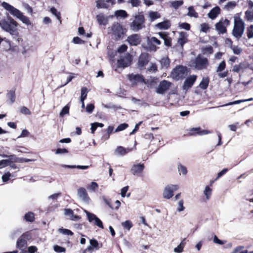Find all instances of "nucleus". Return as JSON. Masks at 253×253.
Wrapping results in <instances>:
<instances>
[{
    "label": "nucleus",
    "instance_id": "obj_10",
    "mask_svg": "<svg viewBox=\"0 0 253 253\" xmlns=\"http://www.w3.org/2000/svg\"><path fill=\"white\" fill-rule=\"evenodd\" d=\"M179 188L178 185H168L164 189L163 196L165 199H169L173 196V192Z\"/></svg>",
    "mask_w": 253,
    "mask_h": 253
},
{
    "label": "nucleus",
    "instance_id": "obj_21",
    "mask_svg": "<svg viewBox=\"0 0 253 253\" xmlns=\"http://www.w3.org/2000/svg\"><path fill=\"white\" fill-rule=\"evenodd\" d=\"M14 16L19 18L20 20L22 21L23 23L27 25H30L31 24L29 18L28 17L24 15L23 13H22L19 10H18V11L16 12V13Z\"/></svg>",
    "mask_w": 253,
    "mask_h": 253
},
{
    "label": "nucleus",
    "instance_id": "obj_60",
    "mask_svg": "<svg viewBox=\"0 0 253 253\" xmlns=\"http://www.w3.org/2000/svg\"><path fill=\"white\" fill-rule=\"evenodd\" d=\"M69 153L68 150L66 148H58L55 150L56 154H66V153Z\"/></svg>",
    "mask_w": 253,
    "mask_h": 253
},
{
    "label": "nucleus",
    "instance_id": "obj_7",
    "mask_svg": "<svg viewBox=\"0 0 253 253\" xmlns=\"http://www.w3.org/2000/svg\"><path fill=\"white\" fill-rule=\"evenodd\" d=\"M186 71V68L182 65H179L174 68L171 73V77L175 80H179L184 77V74Z\"/></svg>",
    "mask_w": 253,
    "mask_h": 253
},
{
    "label": "nucleus",
    "instance_id": "obj_1",
    "mask_svg": "<svg viewBox=\"0 0 253 253\" xmlns=\"http://www.w3.org/2000/svg\"><path fill=\"white\" fill-rule=\"evenodd\" d=\"M18 23L11 17H7V19L0 21V27L4 31L9 33L13 38L18 40L19 33L17 27Z\"/></svg>",
    "mask_w": 253,
    "mask_h": 253
},
{
    "label": "nucleus",
    "instance_id": "obj_22",
    "mask_svg": "<svg viewBox=\"0 0 253 253\" xmlns=\"http://www.w3.org/2000/svg\"><path fill=\"white\" fill-rule=\"evenodd\" d=\"M114 129V126H109L106 129H103L102 131L103 134L102 136V140L104 141L108 140L110 138V135L113 132Z\"/></svg>",
    "mask_w": 253,
    "mask_h": 253
},
{
    "label": "nucleus",
    "instance_id": "obj_37",
    "mask_svg": "<svg viewBox=\"0 0 253 253\" xmlns=\"http://www.w3.org/2000/svg\"><path fill=\"white\" fill-rule=\"evenodd\" d=\"M91 126L90 128L91 133L94 134L95 131L96 130L98 127H102L104 126V124L100 123L95 122L91 124Z\"/></svg>",
    "mask_w": 253,
    "mask_h": 253
},
{
    "label": "nucleus",
    "instance_id": "obj_48",
    "mask_svg": "<svg viewBox=\"0 0 253 253\" xmlns=\"http://www.w3.org/2000/svg\"><path fill=\"white\" fill-rule=\"evenodd\" d=\"M230 47L235 54H240L242 50L241 48L239 47L237 45H232Z\"/></svg>",
    "mask_w": 253,
    "mask_h": 253
},
{
    "label": "nucleus",
    "instance_id": "obj_2",
    "mask_svg": "<svg viewBox=\"0 0 253 253\" xmlns=\"http://www.w3.org/2000/svg\"><path fill=\"white\" fill-rule=\"evenodd\" d=\"M126 32V29L123 25L118 22H115L111 27L109 34L113 36L116 40H119L124 37Z\"/></svg>",
    "mask_w": 253,
    "mask_h": 253
},
{
    "label": "nucleus",
    "instance_id": "obj_55",
    "mask_svg": "<svg viewBox=\"0 0 253 253\" xmlns=\"http://www.w3.org/2000/svg\"><path fill=\"white\" fill-rule=\"evenodd\" d=\"M179 27L181 29H185L186 30L189 31L190 30L191 26L190 25L186 22L181 23L179 24Z\"/></svg>",
    "mask_w": 253,
    "mask_h": 253
},
{
    "label": "nucleus",
    "instance_id": "obj_46",
    "mask_svg": "<svg viewBox=\"0 0 253 253\" xmlns=\"http://www.w3.org/2000/svg\"><path fill=\"white\" fill-rule=\"evenodd\" d=\"M212 189L209 186H207L205 187V189L204 190V194L206 196L207 200H209L211 196V195Z\"/></svg>",
    "mask_w": 253,
    "mask_h": 253
},
{
    "label": "nucleus",
    "instance_id": "obj_42",
    "mask_svg": "<svg viewBox=\"0 0 253 253\" xmlns=\"http://www.w3.org/2000/svg\"><path fill=\"white\" fill-rule=\"evenodd\" d=\"M87 89L85 87H83L81 89V100L82 102L84 101L86 97L87 94Z\"/></svg>",
    "mask_w": 253,
    "mask_h": 253
},
{
    "label": "nucleus",
    "instance_id": "obj_30",
    "mask_svg": "<svg viewBox=\"0 0 253 253\" xmlns=\"http://www.w3.org/2000/svg\"><path fill=\"white\" fill-rule=\"evenodd\" d=\"M209 77H204L199 84V87L202 89H206L209 86Z\"/></svg>",
    "mask_w": 253,
    "mask_h": 253
},
{
    "label": "nucleus",
    "instance_id": "obj_63",
    "mask_svg": "<svg viewBox=\"0 0 253 253\" xmlns=\"http://www.w3.org/2000/svg\"><path fill=\"white\" fill-rule=\"evenodd\" d=\"M9 163H10V161L8 160H2L0 161V168L8 166Z\"/></svg>",
    "mask_w": 253,
    "mask_h": 253
},
{
    "label": "nucleus",
    "instance_id": "obj_18",
    "mask_svg": "<svg viewBox=\"0 0 253 253\" xmlns=\"http://www.w3.org/2000/svg\"><path fill=\"white\" fill-rule=\"evenodd\" d=\"M196 79L197 76L196 75H192L187 78L183 84V89L187 90L191 88L196 82Z\"/></svg>",
    "mask_w": 253,
    "mask_h": 253
},
{
    "label": "nucleus",
    "instance_id": "obj_14",
    "mask_svg": "<svg viewBox=\"0 0 253 253\" xmlns=\"http://www.w3.org/2000/svg\"><path fill=\"white\" fill-rule=\"evenodd\" d=\"M31 238L28 232L23 233L18 239L16 243V247L19 249H22L27 246V240Z\"/></svg>",
    "mask_w": 253,
    "mask_h": 253
},
{
    "label": "nucleus",
    "instance_id": "obj_57",
    "mask_svg": "<svg viewBox=\"0 0 253 253\" xmlns=\"http://www.w3.org/2000/svg\"><path fill=\"white\" fill-rule=\"evenodd\" d=\"M116 15L118 17H126L127 15L126 12L124 10H117L116 12Z\"/></svg>",
    "mask_w": 253,
    "mask_h": 253
},
{
    "label": "nucleus",
    "instance_id": "obj_47",
    "mask_svg": "<svg viewBox=\"0 0 253 253\" xmlns=\"http://www.w3.org/2000/svg\"><path fill=\"white\" fill-rule=\"evenodd\" d=\"M245 18L246 19L250 21L253 20V11L247 10L245 12Z\"/></svg>",
    "mask_w": 253,
    "mask_h": 253
},
{
    "label": "nucleus",
    "instance_id": "obj_52",
    "mask_svg": "<svg viewBox=\"0 0 253 253\" xmlns=\"http://www.w3.org/2000/svg\"><path fill=\"white\" fill-rule=\"evenodd\" d=\"M70 107L68 104L64 106L60 113L61 116H63L64 115L68 114L69 113Z\"/></svg>",
    "mask_w": 253,
    "mask_h": 253
},
{
    "label": "nucleus",
    "instance_id": "obj_45",
    "mask_svg": "<svg viewBox=\"0 0 253 253\" xmlns=\"http://www.w3.org/2000/svg\"><path fill=\"white\" fill-rule=\"evenodd\" d=\"M90 244L96 250H98L100 248L102 247V244L100 245V246H99V244L98 241L95 239H91L90 240Z\"/></svg>",
    "mask_w": 253,
    "mask_h": 253
},
{
    "label": "nucleus",
    "instance_id": "obj_49",
    "mask_svg": "<svg viewBox=\"0 0 253 253\" xmlns=\"http://www.w3.org/2000/svg\"><path fill=\"white\" fill-rule=\"evenodd\" d=\"M53 249L55 252L58 253H65L66 251L65 248L59 246L58 245L54 246Z\"/></svg>",
    "mask_w": 253,
    "mask_h": 253
},
{
    "label": "nucleus",
    "instance_id": "obj_12",
    "mask_svg": "<svg viewBox=\"0 0 253 253\" xmlns=\"http://www.w3.org/2000/svg\"><path fill=\"white\" fill-rule=\"evenodd\" d=\"M230 24V21L227 19L223 20L221 19L218 22L216 23L215 26L216 30L219 34H224L226 33V27Z\"/></svg>",
    "mask_w": 253,
    "mask_h": 253
},
{
    "label": "nucleus",
    "instance_id": "obj_44",
    "mask_svg": "<svg viewBox=\"0 0 253 253\" xmlns=\"http://www.w3.org/2000/svg\"><path fill=\"white\" fill-rule=\"evenodd\" d=\"M253 98H250L247 99L238 100L234 101L233 102H229L227 104V105H234V104H239L240 103H242V102H246V101H253Z\"/></svg>",
    "mask_w": 253,
    "mask_h": 253
},
{
    "label": "nucleus",
    "instance_id": "obj_34",
    "mask_svg": "<svg viewBox=\"0 0 253 253\" xmlns=\"http://www.w3.org/2000/svg\"><path fill=\"white\" fill-rule=\"evenodd\" d=\"M202 52L203 54H211L213 52V49L211 45H209L203 47L202 48Z\"/></svg>",
    "mask_w": 253,
    "mask_h": 253
},
{
    "label": "nucleus",
    "instance_id": "obj_32",
    "mask_svg": "<svg viewBox=\"0 0 253 253\" xmlns=\"http://www.w3.org/2000/svg\"><path fill=\"white\" fill-rule=\"evenodd\" d=\"M15 88L8 90L6 94L7 97L10 99L11 102L12 103L15 102L16 95H15Z\"/></svg>",
    "mask_w": 253,
    "mask_h": 253
},
{
    "label": "nucleus",
    "instance_id": "obj_35",
    "mask_svg": "<svg viewBox=\"0 0 253 253\" xmlns=\"http://www.w3.org/2000/svg\"><path fill=\"white\" fill-rule=\"evenodd\" d=\"M160 62L163 68H167L169 66L170 60L168 57L162 58Z\"/></svg>",
    "mask_w": 253,
    "mask_h": 253
},
{
    "label": "nucleus",
    "instance_id": "obj_38",
    "mask_svg": "<svg viewBox=\"0 0 253 253\" xmlns=\"http://www.w3.org/2000/svg\"><path fill=\"white\" fill-rule=\"evenodd\" d=\"M245 68V64L243 63H240L239 64L235 65L233 66V71L239 73L241 70Z\"/></svg>",
    "mask_w": 253,
    "mask_h": 253
},
{
    "label": "nucleus",
    "instance_id": "obj_39",
    "mask_svg": "<svg viewBox=\"0 0 253 253\" xmlns=\"http://www.w3.org/2000/svg\"><path fill=\"white\" fill-rule=\"evenodd\" d=\"M183 4V1L182 0L172 1L170 2V6L175 9H177Z\"/></svg>",
    "mask_w": 253,
    "mask_h": 253
},
{
    "label": "nucleus",
    "instance_id": "obj_51",
    "mask_svg": "<svg viewBox=\"0 0 253 253\" xmlns=\"http://www.w3.org/2000/svg\"><path fill=\"white\" fill-rule=\"evenodd\" d=\"M20 112L21 114L26 115H30L31 114V111L26 106H22L20 110Z\"/></svg>",
    "mask_w": 253,
    "mask_h": 253
},
{
    "label": "nucleus",
    "instance_id": "obj_29",
    "mask_svg": "<svg viewBox=\"0 0 253 253\" xmlns=\"http://www.w3.org/2000/svg\"><path fill=\"white\" fill-rule=\"evenodd\" d=\"M24 219L27 222H34L35 220V213L32 211L26 213L24 216Z\"/></svg>",
    "mask_w": 253,
    "mask_h": 253
},
{
    "label": "nucleus",
    "instance_id": "obj_6",
    "mask_svg": "<svg viewBox=\"0 0 253 253\" xmlns=\"http://www.w3.org/2000/svg\"><path fill=\"white\" fill-rule=\"evenodd\" d=\"M151 55L147 52H142L139 55L137 63V68L143 70L146 68V66L148 64L151 59Z\"/></svg>",
    "mask_w": 253,
    "mask_h": 253
},
{
    "label": "nucleus",
    "instance_id": "obj_13",
    "mask_svg": "<svg viewBox=\"0 0 253 253\" xmlns=\"http://www.w3.org/2000/svg\"><path fill=\"white\" fill-rule=\"evenodd\" d=\"M126 41L130 46H137L142 41L141 37L139 34H133L128 36Z\"/></svg>",
    "mask_w": 253,
    "mask_h": 253
},
{
    "label": "nucleus",
    "instance_id": "obj_8",
    "mask_svg": "<svg viewBox=\"0 0 253 253\" xmlns=\"http://www.w3.org/2000/svg\"><path fill=\"white\" fill-rule=\"evenodd\" d=\"M147 49L148 50L155 52L159 48V47L157 46V45H160L161 42L155 37H147Z\"/></svg>",
    "mask_w": 253,
    "mask_h": 253
},
{
    "label": "nucleus",
    "instance_id": "obj_41",
    "mask_svg": "<svg viewBox=\"0 0 253 253\" xmlns=\"http://www.w3.org/2000/svg\"><path fill=\"white\" fill-rule=\"evenodd\" d=\"M188 15L190 17H193L195 18H197L198 17V14L195 9H194L193 6H190L188 8Z\"/></svg>",
    "mask_w": 253,
    "mask_h": 253
},
{
    "label": "nucleus",
    "instance_id": "obj_64",
    "mask_svg": "<svg viewBox=\"0 0 253 253\" xmlns=\"http://www.w3.org/2000/svg\"><path fill=\"white\" fill-rule=\"evenodd\" d=\"M213 241L214 243L219 245H223L226 242V241H222L219 240L216 235H214Z\"/></svg>",
    "mask_w": 253,
    "mask_h": 253
},
{
    "label": "nucleus",
    "instance_id": "obj_61",
    "mask_svg": "<svg viewBox=\"0 0 253 253\" xmlns=\"http://www.w3.org/2000/svg\"><path fill=\"white\" fill-rule=\"evenodd\" d=\"M87 189L95 190L98 188V184L95 182H91V184L87 187Z\"/></svg>",
    "mask_w": 253,
    "mask_h": 253
},
{
    "label": "nucleus",
    "instance_id": "obj_54",
    "mask_svg": "<svg viewBox=\"0 0 253 253\" xmlns=\"http://www.w3.org/2000/svg\"><path fill=\"white\" fill-rule=\"evenodd\" d=\"M201 31L204 32V33H207L208 31L210 29V27L208 23H202L201 25Z\"/></svg>",
    "mask_w": 253,
    "mask_h": 253
},
{
    "label": "nucleus",
    "instance_id": "obj_33",
    "mask_svg": "<svg viewBox=\"0 0 253 253\" xmlns=\"http://www.w3.org/2000/svg\"><path fill=\"white\" fill-rule=\"evenodd\" d=\"M149 16L151 22L154 21L157 19L161 17L160 14L157 11H150L149 13Z\"/></svg>",
    "mask_w": 253,
    "mask_h": 253
},
{
    "label": "nucleus",
    "instance_id": "obj_50",
    "mask_svg": "<svg viewBox=\"0 0 253 253\" xmlns=\"http://www.w3.org/2000/svg\"><path fill=\"white\" fill-rule=\"evenodd\" d=\"M132 223L130 220H126V221L122 223V226L124 228L129 230L132 227Z\"/></svg>",
    "mask_w": 253,
    "mask_h": 253
},
{
    "label": "nucleus",
    "instance_id": "obj_9",
    "mask_svg": "<svg viewBox=\"0 0 253 253\" xmlns=\"http://www.w3.org/2000/svg\"><path fill=\"white\" fill-rule=\"evenodd\" d=\"M211 132L209 130L202 129L200 127H192L187 130V133L184 134V136L203 135L208 134Z\"/></svg>",
    "mask_w": 253,
    "mask_h": 253
},
{
    "label": "nucleus",
    "instance_id": "obj_58",
    "mask_svg": "<svg viewBox=\"0 0 253 253\" xmlns=\"http://www.w3.org/2000/svg\"><path fill=\"white\" fill-rule=\"evenodd\" d=\"M236 5V3L235 1H230L227 3L226 4L225 8L227 10H229L230 9L234 8Z\"/></svg>",
    "mask_w": 253,
    "mask_h": 253
},
{
    "label": "nucleus",
    "instance_id": "obj_5",
    "mask_svg": "<svg viewBox=\"0 0 253 253\" xmlns=\"http://www.w3.org/2000/svg\"><path fill=\"white\" fill-rule=\"evenodd\" d=\"M245 28L244 23L240 18H235L234 26L233 30V35L237 38H240L244 32Z\"/></svg>",
    "mask_w": 253,
    "mask_h": 253
},
{
    "label": "nucleus",
    "instance_id": "obj_59",
    "mask_svg": "<svg viewBox=\"0 0 253 253\" xmlns=\"http://www.w3.org/2000/svg\"><path fill=\"white\" fill-rule=\"evenodd\" d=\"M247 35L249 39H252L253 38V29H252V26H249L248 27L247 30Z\"/></svg>",
    "mask_w": 253,
    "mask_h": 253
},
{
    "label": "nucleus",
    "instance_id": "obj_19",
    "mask_svg": "<svg viewBox=\"0 0 253 253\" xmlns=\"http://www.w3.org/2000/svg\"><path fill=\"white\" fill-rule=\"evenodd\" d=\"M132 150V148H126L123 146H118L115 150V154L118 156H124Z\"/></svg>",
    "mask_w": 253,
    "mask_h": 253
},
{
    "label": "nucleus",
    "instance_id": "obj_4",
    "mask_svg": "<svg viewBox=\"0 0 253 253\" xmlns=\"http://www.w3.org/2000/svg\"><path fill=\"white\" fill-rule=\"evenodd\" d=\"M192 66L196 69L202 70L206 69L209 65V61L206 57H204L202 54H198L195 59L191 61Z\"/></svg>",
    "mask_w": 253,
    "mask_h": 253
},
{
    "label": "nucleus",
    "instance_id": "obj_25",
    "mask_svg": "<svg viewBox=\"0 0 253 253\" xmlns=\"http://www.w3.org/2000/svg\"><path fill=\"white\" fill-rule=\"evenodd\" d=\"M78 195L84 201H88L89 199L86 190L84 188L81 187L79 188L78 189Z\"/></svg>",
    "mask_w": 253,
    "mask_h": 253
},
{
    "label": "nucleus",
    "instance_id": "obj_56",
    "mask_svg": "<svg viewBox=\"0 0 253 253\" xmlns=\"http://www.w3.org/2000/svg\"><path fill=\"white\" fill-rule=\"evenodd\" d=\"M50 12L56 17L58 19H60L61 18V14L59 12H58L57 9L54 7H52L50 8Z\"/></svg>",
    "mask_w": 253,
    "mask_h": 253
},
{
    "label": "nucleus",
    "instance_id": "obj_53",
    "mask_svg": "<svg viewBox=\"0 0 253 253\" xmlns=\"http://www.w3.org/2000/svg\"><path fill=\"white\" fill-rule=\"evenodd\" d=\"M226 68V63L224 60L222 61L218 65L217 69L216 72H220L223 71Z\"/></svg>",
    "mask_w": 253,
    "mask_h": 253
},
{
    "label": "nucleus",
    "instance_id": "obj_17",
    "mask_svg": "<svg viewBox=\"0 0 253 253\" xmlns=\"http://www.w3.org/2000/svg\"><path fill=\"white\" fill-rule=\"evenodd\" d=\"M158 34L160 38L164 40V44L168 47L172 46V38L169 36V33L168 32H159Z\"/></svg>",
    "mask_w": 253,
    "mask_h": 253
},
{
    "label": "nucleus",
    "instance_id": "obj_23",
    "mask_svg": "<svg viewBox=\"0 0 253 253\" xmlns=\"http://www.w3.org/2000/svg\"><path fill=\"white\" fill-rule=\"evenodd\" d=\"M220 11L221 9L220 7L216 6L210 10L208 14V17L211 19H214L220 13Z\"/></svg>",
    "mask_w": 253,
    "mask_h": 253
},
{
    "label": "nucleus",
    "instance_id": "obj_16",
    "mask_svg": "<svg viewBox=\"0 0 253 253\" xmlns=\"http://www.w3.org/2000/svg\"><path fill=\"white\" fill-rule=\"evenodd\" d=\"M145 166L144 164L139 163L134 164L130 169V172L132 174L137 176H140L144 169Z\"/></svg>",
    "mask_w": 253,
    "mask_h": 253
},
{
    "label": "nucleus",
    "instance_id": "obj_28",
    "mask_svg": "<svg viewBox=\"0 0 253 253\" xmlns=\"http://www.w3.org/2000/svg\"><path fill=\"white\" fill-rule=\"evenodd\" d=\"M156 27L162 30H167L171 26V23L169 20H165L163 22L158 23L156 24Z\"/></svg>",
    "mask_w": 253,
    "mask_h": 253
},
{
    "label": "nucleus",
    "instance_id": "obj_15",
    "mask_svg": "<svg viewBox=\"0 0 253 253\" xmlns=\"http://www.w3.org/2000/svg\"><path fill=\"white\" fill-rule=\"evenodd\" d=\"M172 84L171 82L163 80L160 82L158 87L156 89V92L159 94H164L171 86Z\"/></svg>",
    "mask_w": 253,
    "mask_h": 253
},
{
    "label": "nucleus",
    "instance_id": "obj_20",
    "mask_svg": "<svg viewBox=\"0 0 253 253\" xmlns=\"http://www.w3.org/2000/svg\"><path fill=\"white\" fill-rule=\"evenodd\" d=\"M128 79L134 84L144 82V78L141 74L134 75L131 74L128 75Z\"/></svg>",
    "mask_w": 253,
    "mask_h": 253
},
{
    "label": "nucleus",
    "instance_id": "obj_11",
    "mask_svg": "<svg viewBox=\"0 0 253 253\" xmlns=\"http://www.w3.org/2000/svg\"><path fill=\"white\" fill-rule=\"evenodd\" d=\"M85 212L89 222L93 223L94 225L97 226L101 229L104 228L102 222L95 214L90 213L88 211H85Z\"/></svg>",
    "mask_w": 253,
    "mask_h": 253
},
{
    "label": "nucleus",
    "instance_id": "obj_36",
    "mask_svg": "<svg viewBox=\"0 0 253 253\" xmlns=\"http://www.w3.org/2000/svg\"><path fill=\"white\" fill-rule=\"evenodd\" d=\"M96 7L98 8H108L109 6L104 0H98L96 1Z\"/></svg>",
    "mask_w": 253,
    "mask_h": 253
},
{
    "label": "nucleus",
    "instance_id": "obj_27",
    "mask_svg": "<svg viewBox=\"0 0 253 253\" xmlns=\"http://www.w3.org/2000/svg\"><path fill=\"white\" fill-rule=\"evenodd\" d=\"M117 63L118 67L125 68L130 65L131 60L128 58H121L118 60Z\"/></svg>",
    "mask_w": 253,
    "mask_h": 253
},
{
    "label": "nucleus",
    "instance_id": "obj_40",
    "mask_svg": "<svg viewBox=\"0 0 253 253\" xmlns=\"http://www.w3.org/2000/svg\"><path fill=\"white\" fill-rule=\"evenodd\" d=\"M177 169L180 174L186 175L187 173V168L180 164L178 165Z\"/></svg>",
    "mask_w": 253,
    "mask_h": 253
},
{
    "label": "nucleus",
    "instance_id": "obj_24",
    "mask_svg": "<svg viewBox=\"0 0 253 253\" xmlns=\"http://www.w3.org/2000/svg\"><path fill=\"white\" fill-rule=\"evenodd\" d=\"M188 42V35L186 32H180L179 33V37L178 39L177 42L183 47L184 44Z\"/></svg>",
    "mask_w": 253,
    "mask_h": 253
},
{
    "label": "nucleus",
    "instance_id": "obj_62",
    "mask_svg": "<svg viewBox=\"0 0 253 253\" xmlns=\"http://www.w3.org/2000/svg\"><path fill=\"white\" fill-rule=\"evenodd\" d=\"M73 42L75 44H84L85 42L84 41L78 37H74L73 39Z\"/></svg>",
    "mask_w": 253,
    "mask_h": 253
},
{
    "label": "nucleus",
    "instance_id": "obj_31",
    "mask_svg": "<svg viewBox=\"0 0 253 253\" xmlns=\"http://www.w3.org/2000/svg\"><path fill=\"white\" fill-rule=\"evenodd\" d=\"M96 19L98 23L100 25H106L107 24L108 20L102 14L97 15L96 16Z\"/></svg>",
    "mask_w": 253,
    "mask_h": 253
},
{
    "label": "nucleus",
    "instance_id": "obj_3",
    "mask_svg": "<svg viewBox=\"0 0 253 253\" xmlns=\"http://www.w3.org/2000/svg\"><path fill=\"white\" fill-rule=\"evenodd\" d=\"M145 19L143 12H139L135 16L134 20L130 23V28L131 30L137 32L145 27Z\"/></svg>",
    "mask_w": 253,
    "mask_h": 253
},
{
    "label": "nucleus",
    "instance_id": "obj_26",
    "mask_svg": "<svg viewBox=\"0 0 253 253\" xmlns=\"http://www.w3.org/2000/svg\"><path fill=\"white\" fill-rule=\"evenodd\" d=\"M1 5L13 15H14L18 10L5 1L2 2Z\"/></svg>",
    "mask_w": 253,
    "mask_h": 253
},
{
    "label": "nucleus",
    "instance_id": "obj_43",
    "mask_svg": "<svg viewBox=\"0 0 253 253\" xmlns=\"http://www.w3.org/2000/svg\"><path fill=\"white\" fill-rule=\"evenodd\" d=\"M128 127V125L126 123H123L119 125L115 130V132L123 131Z\"/></svg>",
    "mask_w": 253,
    "mask_h": 253
}]
</instances>
